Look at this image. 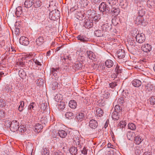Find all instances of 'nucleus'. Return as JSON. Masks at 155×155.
<instances>
[{
    "label": "nucleus",
    "instance_id": "nucleus-1",
    "mask_svg": "<svg viewBox=\"0 0 155 155\" xmlns=\"http://www.w3.org/2000/svg\"><path fill=\"white\" fill-rule=\"evenodd\" d=\"M145 13V9L144 8H141L139 10L138 13V16H137L136 19L137 23L140 24L142 23L144 21L143 16Z\"/></svg>",
    "mask_w": 155,
    "mask_h": 155
},
{
    "label": "nucleus",
    "instance_id": "nucleus-2",
    "mask_svg": "<svg viewBox=\"0 0 155 155\" xmlns=\"http://www.w3.org/2000/svg\"><path fill=\"white\" fill-rule=\"evenodd\" d=\"M8 126H10V129L11 131L13 132H15L18 130L19 127V124L16 120L12 121L10 124V121L8 120L7 121Z\"/></svg>",
    "mask_w": 155,
    "mask_h": 155
},
{
    "label": "nucleus",
    "instance_id": "nucleus-3",
    "mask_svg": "<svg viewBox=\"0 0 155 155\" xmlns=\"http://www.w3.org/2000/svg\"><path fill=\"white\" fill-rule=\"evenodd\" d=\"M99 9L102 12H109L110 11V7L106 5L105 2H102L99 5Z\"/></svg>",
    "mask_w": 155,
    "mask_h": 155
},
{
    "label": "nucleus",
    "instance_id": "nucleus-4",
    "mask_svg": "<svg viewBox=\"0 0 155 155\" xmlns=\"http://www.w3.org/2000/svg\"><path fill=\"white\" fill-rule=\"evenodd\" d=\"M136 41L140 43H142L145 40V37L144 34L143 33L138 34L136 36Z\"/></svg>",
    "mask_w": 155,
    "mask_h": 155
},
{
    "label": "nucleus",
    "instance_id": "nucleus-5",
    "mask_svg": "<svg viewBox=\"0 0 155 155\" xmlns=\"http://www.w3.org/2000/svg\"><path fill=\"white\" fill-rule=\"evenodd\" d=\"M155 87L153 83L151 82H149L145 86V89L147 92H149L152 91L155 89Z\"/></svg>",
    "mask_w": 155,
    "mask_h": 155
},
{
    "label": "nucleus",
    "instance_id": "nucleus-6",
    "mask_svg": "<svg viewBox=\"0 0 155 155\" xmlns=\"http://www.w3.org/2000/svg\"><path fill=\"white\" fill-rule=\"evenodd\" d=\"M19 41L20 44L24 45H28L29 44V42L28 38L24 36L20 37Z\"/></svg>",
    "mask_w": 155,
    "mask_h": 155
},
{
    "label": "nucleus",
    "instance_id": "nucleus-7",
    "mask_svg": "<svg viewBox=\"0 0 155 155\" xmlns=\"http://www.w3.org/2000/svg\"><path fill=\"white\" fill-rule=\"evenodd\" d=\"M141 48L144 52L147 53L151 51L152 46L148 44H147L143 45L141 47Z\"/></svg>",
    "mask_w": 155,
    "mask_h": 155
},
{
    "label": "nucleus",
    "instance_id": "nucleus-8",
    "mask_svg": "<svg viewBox=\"0 0 155 155\" xmlns=\"http://www.w3.org/2000/svg\"><path fill=\"white\" fill-rule=\"evenodd\" d=\"M89 125L91 129H95L97 127L98 123L95 120L92 119L90 120Z\"/></svg>",
    "mask_w": 155,
    "mask_h": 155
},
{
    "label": "nucleus",
    "instance_id": "nucleus-9",
    "mask_svg": "<svg viewBox=\"0 0 155 155\" xmlns=\"http://www.w3.org/2000/svg\"><path fill=\"white\" fill-rule=\"evenodd\" d=\"M117 55L119 59L123 58L125 55V51L124 50L119 49L117 52Z\"/></svg>",
    "mask_w": 155,
    "mask_h": 155
},
{
    "label": "nucleus",
    "instance_id": "nucleus-10",
    "mask_svg": "<svg viewBox=\"0 0 155 155\" xmlns=\"http://www.w3.org/2000/svg\"><path fill=\"white\" fill-rule=\"evenodd\" d=\"M33 0H25L24 3V7L27 8L31 7L33 5Z\"/></svg>",
    "mask_w": 155,
    "mask_h": 155
},
{
    "label": "nucleus",
    "instance_id": "nucleus-11",
    "mask_svg": "<svg viewBox=\"0 0 155 155\" xmlns=\"http://www.w3.org/2000/svg\"><path fill=\"white\" fill-rule=\"evenodd\" d=\"M101 29L103 31H107L111 29V25L109 23H106L101 26Z\"/></svg>",
    "mask_w": 155,
    "mask_h": 155
},
{
    "label": "nucleus",
    "instance_id": "nucleus-12",
    "mask_svg": "<svg viewBox=\"0 0 155 155\" xmlns=\"http://www.w3.org/2000/svg\"><path fill=\"white\" fill-rule=\"evenodd\" d=\"M61 60L63 63H67L68 60H71V58L69 55L67 56L66 54H65L61 56Z\"/></svg>",
    "mask_w": 155,
    "mask_h": 155
},
{
    "label": "nucleus",
    "instance_id": "nucleus-13",
    "mask_svg": "<svg viewBox=\"0 0 155 155\" xmlns=\"http://www.w3.org/2000/svg\"><path fill=\"white\" fill-rule=\"evenodd\" d=\"M86 54L87 57L91 60H93L95 59L96 56L94 53L91 51H87L86 52Z\"/></svg>",
    "mask_w": 155,
    "mask_h": 155
},
{
    "label": "nucleus",
    "instance_id": "nucleus-14",
    "mask_svg": "<svg viewBox=\"0 0 155 155\" xmlns=\"http://www.w3.org/2000/svg\"><path fill=\"white\" fill-rule=\"evenodd\" d=\"M132 85L135 87H139L141 84V81L138 79H135L132 82Z\"/></svg>",
    "mask_w": 155,
    "mask_h": 155
},
{
    "label": "nucleus",
    "instance_id": "nucleus-15",
    "mask_svg": "<svg viewBox=\"0 0 155 155\" xmlns=\"http://www.w3.org/2000/svg\"><path fill=\"white\" fill-rule=\"evenodd\" d=\"M77 38L78 40L82 42H86L88 41V38L83 35H79L78 36Z\"/></svg>",
    "mask_w": 155,
    "mask_h": 155
},
{
    "label": "nucleus",
    "instance_id": "nucleus-16",
    "mask_svg": "<svg viewBox=\"0 0 155 155\" xmlns=\"http://www.w3.org/2000/svg\"><path fill=\"white\" fill-rule=\"evenodd\" d=\"M111 12L113 16H116L119 14L120 11L118 8H112Z\"/></svg>",
    "mask_w": 155,
    "mask_h": 155
},
{
    "label": "nucleus",
    "instance_id": "nucleus-17",
    "mask_svg": "<svg viewBox=\"0 0 155 155\" xmlns=\"http://www.w3.org/2000/svg\"><path fill=\"white\" fill-rule=\"evenodd\" d=\"M93 25V22L91 20H87V21L85 22L84 26L87 28H91Z\"/></svg>",
    "mask_w": 155,
    "mask_h": 155
},
{
    "label": "nucleus",
    "instance_id": "nucleus-18",
    "mask_svg": "<svg viewBox=\"0 0 155 155\" xmlns=\"http://www.w3.org/2000/svg\"><path fill=\"white\" fill-rule=\"evenodd\" d=\"M44 38L43 37L40 36L36 39V44L38 46L41 45L43 44L44 42Z\"/></svg>",
    "mask_w": 155,
    "mask_h": 155
},
{
    "label": "nucleus",
    "instance_id": "nucleus-19",
    "mask_svg": "<svg viewBox=\"0 0 155 155\" xmlns=\"http://www.w3.org/2000/svg\"><path fill=\"white\" fill-rule=\"evenodd\" d=\"M56 12L54 11H53L50 12L49 13V16L50 17H51V19L53 20H55V19H58L59 18V14L58 13L57 14V16L56 15Z\"/></svg>",
    "mask_w": 155,
    "mask_h": 155
},
{
    "label": "nucleus",
    "instance_id": "nucleus-20",
    "mask_svg": "<svg viewBox=\"0 0 155 155\" xmlns=\"http://www.w3.org/2000/svg\"><path fill=\"white\" fill-rule=\"evenodd\" d=\"M69 152L72 155H75L78 152V149L77 147L72 146L69 149Z\"/></svg>",
    "mask_w": 155,
    "mask_h": 155
},
{
    "label": "nucleus",
    "instance_id": "nucleus-21",
    "mask_svg": "<svg viewBox=\"0 0 155 155\" xmlns=\"http://www.w3.org/2000/svg\"><path fill=\"white\" fill-rule=\"evenodd\" d=\"M69 106L71 108L74 109L77 107V104L75 101L74 100H71L69 102Z\"/></svg>",
    "mask_w": 155,
    "mask_h": 155
},
{
    "label": "nucleus",
    "instance_id": "nucleus-22",
    "mask_svg": "<svg viewBox=\"0 0 155 155\" xmlns=\"http://www.w3.org/2000/svg\"><path fill=\"white\" fill-rule=\"evenodd\" d=\"M43 128L42 125L39 123L37 124L35 127V131H36L38 132H40Z\"/></svg>",
    "mask_w": 155,
    "mask_h": 155
},
{
    "label": "nucleus",
    "instance_id": "nucleus-23",
    "mask_svg": "<svg viewBox=\"0 0 155 155\" xmlns=\"http://www.w3.org/2000/svg\"><path fill=\"white\" fill-rule=\"evenodd\" d=\"M59 71V68H52L51 69L50 73L52 74L55 77L57 76V73Z\"/></svg>",
    "mask_w": 155,
    "mask_h": 155
},
{
    "label": "nucleus",
    "instance_id": "nucleus-24",
    "mask_svg": "<svg viewBox=\"0 0 155 155\" xmlns=\"http://www.w3.org/2000/svg\"><path fill=\"white\" fill-rule=\"evenodd\" d=\"M105 64L108 68H110L114 65V63L111 60H107L105 62Z\"/></svg>",
    "mask_w": 155,
    "mask_h": 155
},
{
    "label": "nucleus",
    "instance_id": "nucleus-25",
    "mask_svg": "<svg viewBox=\"0 0 155 155\" xmlns=\"http://www.w3.org/2000/svg\"><path fill=\"white\" fill-rule=\"evenodd\" d=\"M58 134L59 136L62 138H65L67 135L66 132L63 130H59Z\"/></svg>",
    "mask_w": 155,
    "mask_h": 155
},
{
    "label": "nucleus",
    "instance_id": "nucleus-26",
    "mask_svg": "<svg viewBox=\"0 0 155 155\" xmlns=\"http://www.w3.org/2000/svg\"><path fill=\"white\" fill-rule=\"evenodd\" d=\"M134 138V143L137 144H140L142 140L141 137L139 136L135 137Z\"/></svg>",
    "mask_w": 155,
    "mask_h": 155
},
{
    "label": "nucleus",
    "instance_id": "nucleus-27",
    "mask_svg": "<svg viewBox=\"0 0 155 155\" xmlns=\"http://www.w3.org/2000/svg\"><path fill=\"white\" fill-rule=\"evenodd\" d=\"M88 3V0H80L79 3L82 7H86Z\"/></svg>",
    "mask_w": 155,
    "mask_h": 155
},
{
    "label": "nucleus",
    "instance_id": "nucleus-28",
    "mask_svg": "<svg viewBox=\"0 0 155 155\" xmlns=\"http://www.w3.org/2000/svg\"><path fill=\"white\" fill-rule=\"evenodd\" d=\"M18 74L20 77L22 79L25 78L26 75V73L23 69H21L19 71Z\"/></svg>",
    "mask_w": 155,
    "mask_h": 155
},
{
    "label": "nucleus",
    "instance_id": "nucleus-29",
    "mask_svg": "<svg viewBox=\"0 0 155 155\" xmlns=\"http://www.w3.org/2000/svg\"><path fill=\"white\" fill-rule=\"evenodd\" d=\"M73 66L75 70H78L82 68V64L80 62H77L74 64Z\"/></svg>",
    "mask_w": 155,
    "mask_h": 155
},
{
    "label": "nucleus",
    "instance_id": "nucleus-30",
    "mask_svg": "<svg viewBox=\"0 0 155 155\" xmlns=\"http://www.w3.org/2000/svg\"><path fill=\"white\" fill-rule=\"evenodd\" d=\"M117 112H114L112 114L111 117L114 120H117L119 119V115Z\"/></svg>",
    "mask_w": 155,
    "mask_h": 155
},
{
    "label": "nucleus",
    "instance_id": "nucleus-31",
    "mask_svg": "<svg viewBox=\"0 0 155 155\" xmlns=\"http://www.w3.org/2000/svg\"><path fill=\"white\" fill-rule=\"evenodd\" d=\"M84 117V116L83 113H79L78 114L76 117V119L80 121H82Z\"/></svg>",
    "mask_w": 155,
    "mask_h": 155
},
{
    "label": "nucleus",
    "instance_id": "nucleus-32",
    "mask_svg": "<svg viewBox=\"0 0 155 155\" xmlns=\"http://www.w3.org/2000/svg\"><path fill=\"white\" fill-rule=\"evenodd\" d=\"M22 8L21 6L18 7L16 8L15 14L17 16H19L22 13Z\"/></svg>",
    "mask_w": 155,
    "mask_h": 155
},
{
    "label": "nucleus",
    "instance_id": "nucleus-33",
    "mask_svg": "<svg viewBox=\"0 0 155 155\" xmlns=\"http://www.w3.org/2000/svg\"><path fill=\"white\" fill-rule=\"evenodd\" d=\"M34 6L36 8L40 7L41 5V2L40 0H36L33 2Z\"/></svg>",
    "mask_w": 155,
    "mask_h": 155
},
{
    "label": "nucleus",
    "instance_id": "nucleus-34",
    "mask_svg": "<svg viewBox=\"0 0 155 155\" xmlns=\"http://www.w3.org/2000/svg\"><path fill=\"white\" fill-rule=\"evenodd\" d=\"M94 35L98 37H101L103 36V32L99 30H97L95 31L94 32Z\"/></svg>",
    "mask_w": 155,
    "mask_h": 155
},
{
    "label": "nucleus",
    "instance_id": "nucleus-35",
    "mask_svg": "<svg viewBox=\"0 0 155 155\" xmlns=\"http://www.w3.org/2000/svg\"><path fill=\"white\" fill-rule=\"evenodd\" d=\"M96 112L97 115L99 117H101L104 114L103 110L101 108H98L97 109Z\"/></svg>",
    "mask_w": 155,
    "mask_h": 155
},
{
    "label": "nucleus",
    "instance_id": "nucleus-36",
    "mask_svg": "<svg viewBox=\"0 0 155 155\" xmlns=\"http://www.w3.org/2000/svg\"><path fill=\"white\" fill-rule=\"evenodd\" d=\"M18 131L22 133H24L26 131V129L24 125H21L20 127L19 126Z\"/></svg>",
    "mask_w": 155,
    "mask_h": 155
},
{
    "label": "nucleus",
    "instance_id": "nucleus-37",
    "mask_svg": "<svg viewBox=\"0 0 155 155\" xmlns=\"http://www.w3.org/2000/svg\"><path fill=\"white\" fill-rule=\"evenodd\" d=\"M25 103L23 101H21L20 102V105L18 107V110L20 112L22 111L24 109Z\"/></svg>",
    "mask_w": 155,
    "mask_h": 155
},
{
    "label": "nucleus",
    "instance_id": "nucleus-38",
    "mask_svg": "<svg viewBox=\"0 0 155 155\" xmlns=\"http://www.w3.org/2000/svg\"><path fill=\"white\" fill-rule=\"evenodd\" d=\"M65 116L67 118L71 119L73 117L74 114L71 112H68L65 114Z\"/></svg>",
    "mask_w": 155,
    "mask_h": 155
},
{
    "label": "nucleus",
    "instance_id": "nucleus-39",
    "mask_svg": "<svg viewBox=\"0 0 155 155\" xmlns=\"http://www.w3.org/2000/svg\"><path fill=\"white\" fill-rule=\"evenodd\" d=\"M134 134L131 132H128L127 134V137L129 140H131L134 137Z\"/></svg>",
    "mask_w": 155,
    "mask_h": 155
},
{
    "label": "nucleus",
    "instance_id": "nucleus-40",
    "mask_svg": "<svg viewBox=\"0 0 155 155\" xmlns=\"http://www.w3.org/2000/svg\"><path fill=\"white\" fill-rule=\"evenodd\" d=\"M126 124L127 123L125 121H120L118 124V127H119L120 128H123L125 127Z\"/></svg>",
    "mask_w": 155,
    "mask_h": 155
},
{
    "label": "nucleus",
    "instance_id": "nucleus-41",
    "mask_svg": "<svg viewBox=\"0 0 155 155\" xmlns=\"http://www.w3.org/2000/svg\"><path fill=\"white\" fill-rule=\"evenodd\" d=\"M100 19V18L99 15H97L95 16L91 21L93 24L95 23V24L97 22L99 21Z\"/></svg>",
    "mask_w": 155,
    "mask_h": 155
},
{
    "label": "nucleus",
    "instance_id": "nucleus-42",
    "mask_svg": "<svg viewBox=\"0 0 155 155\" xmlns=\"http://www.w3.org/2000/svg\"><path fill=\"white\" fill-rule=\"evenodd\" d=\"M110 93L109 92H105L102 94V97L104 99H107L110 96Z\"/></svg>",
    "mask_w": 155,
    "mask_h": 155
},
{
    "label": "nucleus",
    "instance_id": "nucleus-43",
    "mask_svg": "<svg viewBox=\"0 0 155 155\" xmlns=\"http://www.w3.org/2000/svg\"><path fill=\"white\" fill-rule=\"evenodd\" d=\"M58 108L60 110H63L65 108V105L64 102H61L58 104Z\"/></svg>",
    "mask_w": 155,
    "mask_h": 155
},
{
    "label": "nucleus",
    "instance_id": "nucleus-44",
    "mask_svg": "<svg viewBox=\"0 0 155 155\" xmlns=\"http://www.w3.org/2000/svg\"><path fill=\"white\" fill-rule=\"evenodd\" d=\"M115 111L117 113L120 112L122 110V107L120 106L119 105H116L114 107Z\"/></svg>",
    "mask_w": 155,
    "mask_h": 155
},
{
    "label": "nucleus",
    "instance_id": "nucleus-45",
    "mask_svg": "<svg viewBox=\"0 0 155 155\" xmlns=\"http://www.w3.org/2000/svg\"><path fill=\"white\" fill-rule=\"evenodd\" d=\"M108 2L111 6L115 5L117 2V0H108Z\"/></svg>",
    "mask_w": 155,
    "mask_h": 155
},
{
    "label": "nucleus",
    "instance_id": "nucleus-46",
    "mask_svg": "<svg viewBox=\"0 0 155 155\" xmlns=\"http://www.w3.org/2000/svg\"><path fill=\"white\" fill-rule=\"evenodd\" d=\"M128 128L131 130H134L136 128L135 125L133 123H129L128 125Z\"/></svg>",
    "mask_w": 155,
    "mask_h": 155
},
{
    "label": "nucleus",
    "instance_id": "nucleus-47",
    "mask_svg": "<svg viewBox=\"0 0 155 155\" xmlns=\"http://www.w3.org/2000/svg\"><path fill=\"white\" fill-rule=\"evenodd\" d=\"M26 63L28 64V65L29 67L32 66L34 63L33 58L30 60H28L26 62Z\"/></svg>",
    "mask_w": 155,
    "mask_h": 155
},
{
    "label": "nucleus",
    "instance_id": "nucleus-48",
    "mask_svg": "<svg viewBox=\"0 0 155 155\" xmlns=\"http://www.w3.org/2000/svg\"><path fill=\"white\" fill-rule=\"evenodd\" d=\"M42 152V155H49V152L46 148H44Z\"/></svg>",
    "mask_w": 155,
    "mask_h": 155
},
{
    "label": "nucleus",
    "instance_id": "nucleus-49",
    "mask_svg": "<svg viewBox=\"0 0 155 155\" xmlns=\"http://www.w3.org/2000/svg\"><path fill=\"white\" fill-rule=\"evenodd\" d=\"M149 100L151 104L154 105L155 104V96L151 97L150 98Z\"/></svg>",
    "mask_w": 155,
    "mask_h": 155
},
{
    "label": "nucleus",
    "instance_id": "nucleus-50",
    "mask_svg": "<svg viewBox=\"0 0 155 155\" xmlns=\"http://www.w3.org/2000/svg\"><path fill=\"white\" fill-rule=\"evenodd\" d=\"M73 139L74 141H75V143H76V145H79L80 144V140L79 139V137H78V136H76L74 138H73Z\"/></svg>",
    "mask_w": 155,
    "mask_h": 155
},
{
    "label": "nucleus",
    "instance_id": "nucleus-51",
    "mask_svg": "<svg viewBox=\"0 0 155 155\" xmlns=\"http://www.w3.org/2000/svg\"><path fill=\"white\" fill-rule=\"evenodd\" d=\"M117 102L118 104H123L124 102V98L123 97H120L118 99Z\"/></svg>",
    "mask_w": 155,
    "mask_h": 155
},
{
    "label": "nucleus",
    "instance_id": "nucleus-52",
    "mask_svg": "<svg viewBox=\"0 0 155 155\" xmlns=\"http://www.w3.org/2000/svg\"><path fill=\"white\" fill-rule=\"evenodd\" d=\"M24 64V63L21 60L17 62V64L19 67H23Z\"/></svg>",
    "mask_w": 155,
    "mask_h": 155
},
{
    "label": "nucleus",
    "instance_id": "nucleus-53",
    "mask_svg": "<svg viewBox=\"0 0 155 155\" xmlns=\"http://www.w3.org/2000/svg\"><path fill=\"white\" fill-rule=\"evenodd\" d=\"M47 107V105H46L45 103H41L40 106L41 109L43 111L45 110Z\"/></svg>",
    "mask_w": 155,
    "mask_h": 155
},
{
    "label": "nucleus",
    "instance_id": "nucleus-54",
    "mask_svg": "<svg viewBox=\"0 0 155 155\" xmlns=\"http://www.w3.org/2000/svg\"><path fill=\"white\" fill-rule=\"evenodd\" d=\"M37 84L38 85L41 86L44 84L43 80L41 79H39L37 81Z\"/></svg>",
    "mask_w": 155,
    "mask_h": 155
},
{
    "label": "nucleus",
    "instance_id": "nucleus-55",
    "mask_svg": "<svg viewBox=\"0 0 155 155\" xmlns=\"http://www.w3.org/2000/svg\"><path fill=\"white\" fill-rule=\"evenodd\" d=\"M34 57L33 54L32 53H31L29 54H27L26 55L25 58H26V59H29L30 58H34L33 57Z\"/></svg>",
    "mask_w": 155,
    "mask_h": 155
},
{
    "label": "nucleus",
    "instance_id": "nucleus-56",
    "mask_svg": "<svg viewBox=\"0 0 155 155\" xmlns=\"http://www.w3.org/2000/svg\"><path fill=\"white\" fill-rule=\"evenodd\" d=\"M35 105V104L34 102L30 103L28 106V109L31 110V109H33Z\"/></svg>",
    "mask_w": 155,
    "mask_h": 155
},
{
    "label": "nucleus",
    "instance_id": "nucleus-57",
    "mask_svg": "<svg viewBox=\"0 0 155 155\" xmlns=\"http://www.w3.org/2000/svg\"><path fill=\"white\" fill-rule=\"evenodd\" d=\"M109 85L110 87L111 88H113L117 86V84L116 82H114L110 83L109 84Z\"/></svg>",
    "mask_w": 155,
    "mask_h": 155
},
{
    "label": "nucleus",
    "instance_id": "nucleus-58",
    "mask_svg": "<svg viewBox=\"0 0 155 155\" xmlns=\"http://www.w3.org/2000/svg\"><path fill=\"white\" fill-rule=\"evenodd\" d=\"M115 71L117 74L121 73V72L120 69H119V67L118 65L117 66L115 69Z\"/></svg>",
    "mask_w": 155,
    "mask_h": 155
},
{
    "label": "nucleus",
    "instance_id": "nucleus-59",
    "mask_svg": "<svg viewBox=\"0 0 155 155\" xmlns=\"http://www.w3.org/2000/svg\"><path fill=\"white\" fill-rule=\"evenodd\" d=\"M147 4L148 5H149L151 7L154 4L153 0H148L147 1Z\"/></svg>",
    "mask_w": 155,
    "mask_h": 155
},
{
    "label": "nucleus",
    "instance_id": "nucleus-60",
    "mask_svg": "<svg viewBox=\"0 0 155 155\" xmlns=\"http://www.w3.org/2000/svg\"><path fill=\"white\" fill-rule=\"evenodd\" d=\"M101 0H91L92 3L93 5L97 4L99 2L101 1Z\"/></svg>",
    "mask_w": 155,
    "mask_h": 155
},
{
    "label": "nucleus",
    "instance_id": "nucleus-61",
    "mask_svg": "<svg viewBox=\"0 0 155 155\" xmlns=\"http://www.w3.org/2000/svg\"><path fill=\"white\" fill-rule=\"evenodd\" d=\"M34 62L37 65H41V63L40 62H39L38 61L37 59H35L33 58Z\"/></svg>",
    "mask_w": 155,
    "mask_h": 155
},
{
    "label": "nucleus",
    "instance_id": "nucleus-62",
    "mask_svg": "<svg viewBox=\"0 0 155 155\" xmlns=\"http://www.w3.org/2000/svg\"><path fill=\"white\" fill-rule=\"evenodd\" d=\"M5 113L3 110H0V117H4L5 116Z\"/></svg>",
    "mask_w": 155,
    "mask_h": 155
},
{
    "label": "nucleus",
    "instance_id": "nucleus-63",
    "mask_svg": "<svg viewBox=\"0 0 155 155\" xmlns=\"http://www.w3.org/2000/svg\"><path fill=\"white\" fill-rule=\"evenodd\" d=\"M78 8V6H74L73 7L71 8L70 10V11L71 12H73L75 10L77 9Z\"/></svg>",
    "mask_w": 155,
    "mask_h": 155
},
{
    "label": "nucleus",
    "instance_id": "nucleus-64",
    "mask_svg": "<svg viewBox=\"0 0 155 155\" xmlns=\"http://www.w3.org/2000/svg\"><path fill=\"white\" fill-rule=\"evenodd\" d=\"M52 155H62V153L61 152H54Z\"/></svg>",
    "mask_w": 155,
    "mask_h": 155
}]
</instances>
